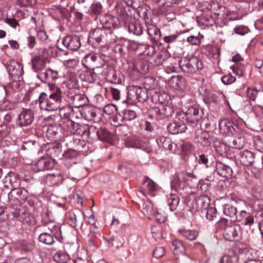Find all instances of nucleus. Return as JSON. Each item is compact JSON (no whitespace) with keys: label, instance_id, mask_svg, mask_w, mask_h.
<instances>
[{"label":"nucleus","instance_id":"obj_1","mask_svg":"<svg viewBox=\"0 0 263 263\" xmlns=\"http://www.w3.org/2000/svg\"><path fill=\"white\" fill-rule=\"evenodd\" d=\"M50 92H42L39 98V105L41 109L49 111L57 110L61 108L62 91L60 88L54 84H49Z\"/></svg>","mask_w":263,"mask_h":263},{"label":"nucleus","instance_id":"obj_2","mask_svg":"<svg viewBox=\"0 0 263 263\" xmlns=\"http://www.w3.org/2000/svg\"><path fill=\"white\" fill-rule=\"evenodd\" d=\"M179 67L186 73H193L203 67L201 60L196 57H184L179 61Z\"/></svg>","mask_w":263,"mask_h":263},{"label":"nucleus","instance_id":"obj_3","mask_svg":"<svg viewBox=\"0 0 263 263\" xmlns=\"http://www.w3.org/2000/svg\"><path fill=\"white\" fill-rule=\"evenodd\" d=\"M127 96L129 99L141 102H144L148 98L147 90L137 86H132L129 88Z\"/></svg>","mask_w":263,"mask_h":263},{"label":"nucleus","instance_id":"obj_4","mask_svg":"<svg viewBox=\"0 0 263 263\" xmlns=\"http://www.w3.org/2000/svg\"><path fill=\"white\" fill-rule=\"evenodd\" d=\"M34 120V113L30 109H23L17 119V123L20 126L30 125Z\"/></svg>","mask_w":263,"mask_h":263},{"label":"nucleus","instance_id":"obj_5","mask_svg":"<svg viewBox=\"0 0 263 263\" xmlns=\"http://www.w3.org/2000/svg\"><path fill=\"white\" fill-rule=\"evenodd\" d=\"M228 141L229 147L236 149H241L245 145V138L242 134L237 130L233 133Z\"/></svg>","mask_w":263,"mask_h":263},{"label":"nucleus","instance_id":"obj_6","mask_svg":"<svg viewBox=\"0 0 263 263\" xmlns=\"http://www.w3.org/2000/svg\"><path fill=\"white\" fill-rule=\"evenodd\" d=\"M138 204L142 213L150 217L155 213L153 204L149 198H138ZM151 218V217H149Z\"/></svg>","mask_w":263,"mask_h":263},{"label":"nucleus","instance_id":"obj_7","mask_svg":"<svg viewBox=\"0 0 263 263\" xmlns=\"http://www.w3.org/2000/svg\"><path fill=\"white\" fill-rule=\"evenodd\" d=\"M62 43L68 49L76 50L81 46L80 39L77 35H67L64 38Z\"/></svg>","mask_w":263,"mask_h":263},{"label":"nucleus","instance_id":"obj_8","mask_svg":"<svg viewBox=\"0 0 263 263\" xmlns=\"http://www.w3.org/2000/svg\"><path fill=\"white\" fill-rule=\"evenodd\" d=\"M185 112L190 123H196L202 118L203 111L196 106L190 107Z\"/></svg>","mask_w":263,"mask_h":263},{"label":"nucleus","instance_id":"obj_9","mask_svg":"<svg viewBox=\"0 0 263 263\" xmlns=\"http://www.w3.org/2000/svg\"><path fill=\"white\" fill-rule=\"evenodd\" d=\"M240 230V227L238 225L233 224L227 226L223 230V237L228 241L235 240L238 237Z\"/></svg>","mask_w":263,"mask_h":263},{"label":"nucleus","instance_id":"obj_10","mask_svg":"<svg viewBox=\"0 0 263 263\" xmlns=\"http://www.w3.org/2000/svg\"><path fill=\"white\" fill-rule=\"evenodd\" d=\"M195 139L197 142L203 146H208L211 144V136L209 133L202 129L196 130Z\"/></svg>","mask_w":263,"mask_h":263},{"label":"nucleus","instance_id":"obj_11","mask_svg":"<svg viewBox=\"0 0 263 263\" xmlns=\"http://www.w3.org/2000/svg\"><path fill=\"white\" fill-rule=\"evenodd\" d=\"M100 59L98 58L95 54L90 53L86 54L82 59V62L86 67L97 70L103 67L96 64L97 62Z\"/></svg>","mask_w":263,"mask_h":263},{"label":"nucleus","instance_id":"obj_12","mask_svg":"<svg viewBox=\"0 0 263 263\" xmlns=\"http://www.w3.org/2000/svg\"><path fill=\"white\" fill-rule=\"evenodd\" d=\"M220 132L224 135L233 134L238 130V127L233 126V123L226 119L221 120L219 123Z\"/></svg>","mask_w":263,"mask_h":263},{"label":"nucleus","instance_id":"obj_13","mask_svg":"<svg viewBox=\"0 0 263 263\" xmlns=\"http://www.w3.org/2000/svg\"><path fill=\"white\" fill-rule=\"evenodd\" d=\"M53 166V163L48 159L42 158L32 164V168L35 172L47 170Z\"/></svg>","mask_w":263,"mask_h":263},{"label":"nucleus","instance_id":"obj_14","mask_svg":"<svg viewBox=\"0 0 263 263\" xmlns=\"http://www.w3.org/2000/svg\"><path fill=\"white\" fill-rule=\"evenodd\" d=\"M9 74L14 78H19L23 72V66L16 61H11L7 67Z\"/></svg>","mask_w":263,"mask_h":263},{"label":"nucleus","instance_id":"obj_15","mask_svg":"<svg viewBox=\"0 0 263 263\" xmlns=\"http://www.w3.org/2000/svg\"><path fill=\"white\" fill-rule=\"evenodd\" d=\"M42 222L45 225H48V229L51 232V234L60 242H61L63 239L62 235L61 226L59 224H54L53 222H49L47 221L42 220Z\"/></svg>","mask_w":263,"mask_h":263},{"label":"nucleus","instance_id":"obj_16","mask_svg":"<svg viewBox=\"0 0 263 263\" xmlns=\"http://www.w3.org/2000/svg\"><path fill=\"white\" fill-rule=\"evenodd\" d=\"M99 72V70H96L93 69L83 71L80 75L81 79L83 81L92 83L100 78Z\"/></svg>","mask_w":263,"mask_h":263},{"label":"nucleus","instance_id":"obj_17","mask_svg":"<svg viewBox=\"0 0 263 263\" xmlns=\"http://www.w3.org/2000/svg\"><path fill=\"white\" fill-rule=\"evenodd\" d=\"M187 176V172H185L176 174L172 181V185L179 189H183L186 185L185 177Z\"/></svg>","mask_w":263,"mask_h":263},{"label":"nucleus","instance_id":"obj_18","mask_svg":"<svg viewBox=\"0 0 263 263\" xmlns=\"http://www.w3.org/2000/svg\"><path fill=\"white\" fill-rule=\"evenodd\" d=\"M158 144L162 145L163 147L168 151L175 152L177 148V145L174 143L171 139L166 137L162 136L157 139Z\"/></svg>","mask_w":263,"mask_h":263},{"label":"nucleus","instance_id":"obj_19","mask_svg":"<svg viewBox=\"0 0 263 263\" xmlns=\"http://www.w3.org/2000/svg\"><path fill=\"white\" fill-rule=\"evenodd\" d=\"M186 129L185 124L181 123L177 121L170 123L167 125V129L172 134H178L184 132Z\"/></svg>","mask_w":263,"mask_h":263},{"label":"nucleus","instance_id":"obj_20","mask_svg":"<svg viewBox=\"0 0 263 263\" xmlns=\"http://www.w3.org/2000/svg\"><path fill=\"white\" fill-rule=\"evenodd\" d=\"M216 171L221 176L224 178H229L231 177L232 170L231 168L219 161L216 162Z\"/></svg>","mask_w":263,"mask_h":263},{"label":"nucleus","instance_id":"obj_21","mask_svg":"<svg viewBox=\"0 0 263 263\" xmlns=\"http://www.w3.org/2000/svg\"><path fill=\"white\" fill-rule=\"evenodd\" d=\"M255 156L253 153L249 151L242 152L240 156V161L245 165H249L254 162Z\"/></svg>","mask_w":263,"mask_h":263},{"label":"nucleus","instance_id":"obj_22","mask_svg":"<svg viewBox=\"0 0 263 263\" xmlns=\"http://www.w3.org/2000/svg\"><path fill=\"white\" fill-rule=\"evenodd\" d=\"M45 59L44 57L37 55L32 59V68L35 71L37 72L45 67Z\"/></svg>","mask_w":263,"mask_h":263},{"label":"nucleus","instance_id":"obj_23","mask_svg":"<svg viewBox=\"0 0 263 263\" xmlns=\"http://www.w3.org/2000/svg\"><path fill=\"white\" fill-rule=\"evenodd\" d=\"M63 180V176L60 173L49 174L46 177V181L50 185L60 184Z\"/></svg>","mask_w":263,"mask_h":263},{"label":"nucleus","instance_id":"obj_24","mask_svg":"<svg viewBox=\"0 0 263 263\" xmlns=\"http://www.w3.org/2000/svg\"><path fill=\"white\" fill-rule=\"evenodd\" d=\"M213 147L216 152L220 156H224L227 154L229 148L227 145L219 140H215L213 143Z\"/></svg>","mask_w":263,"mask_h":263},{"label":"nucleus","instance_id":"obj_25","mask_svg":"<svg viewBox=\"0 0 263 263\" xmlns=\"http://www.w3.org/2000/svg\"><path fill=\"white\" fill-rule=\"evenodd\" d=\"M224 214L231 217L232 220H234L235 218H237V210L236 207L232 204L226 203L223 208Z\"/></svg>","mask_w":263,"mask_h":263},{"label":"nucleus","instance_id":"obj_26","mask_svg":"<svg viewBox=\"0 0 263 263\" xmlns=\"http://www.w3.org/2000/svg\"><path fill=\"white\" fill-rule=\"evenodd\" d=\"M179 232L183 237L190 241L195 240L199 235L198 232L195 230H181Z\"/></svg>","mask_w":263,"mask_h":263},{"label":"nucleus","instance_id":"obj_27","mask_svg":"<svg viewBox=\"0 0 263 263\" xmlns=\"http://www.w3.org/2000/svg\"><path fill=\"white\" fill-rule=\"evenodd\" d=\"M172 249L175 255L183 254L185 252V247L182 241L179 240H175L172 241Z\"/></svg>","mask_w":263,"mask_h":263},{"label":"nucleus","instance_id":"obj_28","mask_svg":"<svg viewBox=\"0 0 263 263\" xmlns=\"http://www.w3.org/2000/svg\"><path fill=\"white\" fill-rule=\"evenodd\" d=\"M147 32L151 37L152 40L155 42L158 41L161 37V32L160 30L154 25H151L147 29Z\"/></svg>","mask_w":263,"mask_h":263},{"label":"nucleus","instance_id":"obj_29","mask_svg":"<svg viewBox=\"0 0 263 263\" xmlns=\"http://www.w3.org/2000/svg\"><path fill=\"white\" fill-rule=\"evenodd\" d=\"M53 237H54L51 234L44 232L40 235L39 239L40 242L44 244L51 245L55 242Z\"/></svg>","mask_w":263,"mask_h":263},{"label":"nucleus","instance_id":"obj_30","mask_svg":"<svg viewBox=\"0 0 263 263\" xmlns=\"http://www.w3.org/2000/svg\"><path fill=\"white\" fill-rule=\"evenodd\" d=\"M29 196L27 190L23 188H15L9 193V197L11 196V197H16V196L28 197Z\"/></svg>","mask_w":263,"mask_h":263},{"label":"nucleus","instance_id":"obj_31","mask_svg":"<svg viewBox=\"0 0 263 263\" xmlns=\"http://www.w3.org/2000/svg\"><path fill=\"white\" fill-rule=\"evenodd\" d=\"M53 259L59 263H66L69 259V256L65 252L58 251L54 255Z\"/></svg>","mask_w":263,"mask_h":263},{"label":"nucleus","instance_id":"obj_32","mask_svg":"<svg viewBox=\"0 0 263 263\" xmlns=\"http://www.w3.org/2000/svg\"><path fill=\"white\" fill-rule=\"evenodd\" d=\"M143 184L145 185L147 190L150 194L148 195L151 196H155L156 195L153 194L152 193L157 191L158 189L157 184L153 180L149 179H146L145 181L143 182Z\"/></svg>","mask_w":263,"mask_h":263},{"label":"nucleus","instance_id":"obj_33","mask_svg":"<svg viewBox=\"0 0 263 263\" xmlns=\"http://www.w3.org/2000/svg\"><path fill=\"white\" fill-rule=\"evenodd\" d=\"M172 83L175 85L173 86L176 88L183 89L185 85V79L181 76L173 77L171 80Z\"/></svg>","mask_w":263,"mask_h":263},{"label":"nucleus","instance_id":"obj_34","mask_svg":"<svg viewBox=\"0 0 263 263\" xmlns=\"http://www.w3.org/2000/svg\"><path fill=\"white\" fill-rule=\"evenodd\" d=\"M20 221L24 223L32 224L34 221L33 217L30 215V214L27 210L23 209Z\"/></svg>","mask_w":263,"mask_h":263},{"label":"nucleus","instance_id":"obj_35","mask_svg":"<svg viewBox=\"0 0 263 263\" xmlns=\"http://www.w3.org/2000/svg\"><path fill=\"white\" fill-rule=\"evenodd\" d=\"M239 257L237 255L232 256L225 254L220 259V263H239Z\"/></svg>","mask_w":263,"mask_h":263},{"label":"nucleus","instance_id":"obj_36","mask_svg":"<svg viewBox=\"0 0 263 263\" xmlns=\"http://www.w3.org/2000/svg\"><path fill=\"white\" fill-rule=\"evenodd\" d=\"M64 84L67 88L70 90L78 89L79 87L78 81L75 77H72L69 79L67 81L64 83Z\"/></svg>","mask_w":263,"mask_h":263},{"label":"nucleus","instance_id":"obj_37","mask_svg":"<svg viewBox=\"0 0 263 263\" xmlns=\"http://www.w3.org/2000/svg\"><path fill=\"white\" fill-rule=\"evenodd\" d=\"M149 114L152 117L158 120H160L163 118V111H162V109H161L159 107H152L149 109Z\"/></svg>","mask_w":263,"mask_h":263},{"label":"nucleus","instance_id":"obj_38","mask_svg":"<svg viewBox=\"0 0 263 263\" xmlns=\"http://www.w3.org/2000/svg\"><path fill=\"white\" fill-rule=\"evenodd\" d=\"M66 219L68 223L72 228L77 226V220L76 214L72 211H68L66 214Z\"/></svg>","mask_w":263,"mask_h":263},{"label":"nucleus","instance_id":"obj_39","mask_svg":"<svg viewBox=\"0 0 263 263\" xmlns=\"http://www.w3.org/2000/svg\"><path fill=\"white\" fill-rule=\"evenodd\" d=\"M67 130L71 134H80L79 132V125L72 121H68L67 122Z\"/></svg>","mask_w":263,"mask_h":263},{"label":"nucleus","instance_id":"obj_40","mask_svg":"<svg viewBox=\"0 0 263 263\" xmlns=\"http://www.w3.org/2000/svg\"><path fill=\"white\" fill-rule=\"evenodd\" d=\"M101 22L104 27L110 28L114 26V19L109 15H106L101 19Z\"/></svg>","mask_w":263,"mask_h":263},{"label":"nucleus","instance_id":"obj_41","mask_svg":"<svg viewBox=\"0 0 263 263\" xmlns=\"http://www.w3.org/2000/svg\"><path fill=\"white\" fill-rule=\"evenodd\" d=\"M136 117V113L133 110H125L123 113V120L124 121H131Z\"/></svg>","mask_w":263,"mask_h":263},{"label":"nucleus","instance_id":"obj_42","mask_svg":"<svg viewBox=\"0 0 263 263\" xmlns=\"http://www.w3.org/2000/svg\"><path fill=\"white\" fill-rule=\"evenodd\" d=\"M11 128L7 125H2L0 126V140L7 137L11 132Z\"/></svg>","mask_w":263,"mask_h":263},{"label":"nucleus","instance_id":"obj_43","mask_svg":"<svg viewBox=\"0 0 263 263\" xmlns=\"http://www.w3.org/2000/svg\"><path fill=\"white\" fill-rule=\"evenodd\" d=\"M231 69L239 77L244 74L245 69V67L242 65L237 63L235 65L231 66Z\"/></svg>","mask_w":263,"mask_h":263},{"label":"nucleus","instance_id":"obj_44","mask_svg":"<svg viewBox=\"0 0 263 263\" xmlns=\"http://www.w3.org/2000/svg\"><path fill=\"white\" fill-rule=\"evenodd\" d=\"M206 217L209 220H213L216 216L217 211L215 208L209 207L205 209Z\"/></svg>","mask_w":263,"mask_h":263},{"label":"nucleus","instance_id":"obj_45","mask_svg":"<svg viewBox=\"0 0 263 263\" xmlns=\"http://www.w3.org/2000/svg\"><path fill=\"white\" fill-rule=\"evenodd\" d=\"M50 73L49 69H48L44 72H40L37 74V78L43 82H47L51 78Z\"/></svg>","mask_w":263,"mask_h":263},{"label":"nucleus","instance_id":"obj_46","mask_svg":"<svg viewBox=\"0 0 263 263\" xmlns=\"http://www.w3.org/2000/svg\"><path fill=\"white\" fill-rule=\"evenodd\" d=\"M179 201L180 198H168L167 204L172 211L176 209Z\"/></svg>","mask_w":263,"mask_h":263},{"label":"nucleus","instance_id":"obj_47","mask_svg":"<svg viewBox=\"0 0 263 263\" xmlns=\"http://www.w3.org/2000/svg\"><path fill=\"white\" fill-rule=\"evenodd\" d=\"M236 80V78L231 74H228L221 78L222 82L225 85H230Z\"/></svg>","mask_w":263,"mask_h":263},{"label":"nucleus","instance_id":"obj_48","mask_svg":"<svg viewBox=\"0 0 263 263\" xmlns=\"http://www.w3.org/2000/svg\"><path fill=\"white\" fill-rule=\"evenodd\" d=\"M187 119L188 118H187L186 112H182L179 113L177 115L175 121H177L178 122H179L181 123H183L185 124L186 122L189 123V120Z\"/></svg>","mask_w":263,"mask_h":263},{"label":"nucleus","instance_id":"obj_49","mask_svg":"<svg viewBox=\"0 0 263 263\" xmlns=\"http://www.w3.org/2000/svg\"><path fill=\"white\" fill-rule=\"evenodd\" d=\"M165 254V250L163 247H157L153 252L154 257L159 258L164 256Z\"/></svg>","mask_w":263,"mask_h":263},{"label":"nucleus","instance_id":"obj_50","mask_svg":"<svg viewBox=\"0 0 263 263\" xmlns=\"http://www.w3.org/2000/svg\"><path fill=\"white\" fill-rule=\"evenodd\" d=\"M216 228L218 230L225 229L226 227L228 226V220L224 218H221L217 223H216Z\"/></svg>","mask_w":263,"mask_h":263},{"label":"nucleus","instance_id":"obj_51","mask_svg":"<svg viewBox=\"0 0 263 263\" xmlns=\"http://www.w3.org/2000/svg\"><path fill=\"white\" fill-rule=\"evenodd\" d=\"M126 50V47L121 44H117L115 46V52L117 53H119L121 56L124 55L125 54Z\"/></svg>","mask_w":263,"mask_h":263},{"label":"nucleus","instance_id":"obj_52","mask_svg":"<svg viewBox=\"0 0 263 263\" xmlns=\"http://www.w3.org/2000/svg\"><path fill=\"white\" fill-rule=\"evenodd\" d=\"M129 31L137 35H139L142 33V30L140 26H137L134 24L129 25Z\"/></svg>","mask_w":263,"mask_h":263},{"label":"nucleus","instance_id":"obj_53","mask_svg":"<svg viewBox=\"0 0 263 263\" xmlns=\"http://www.w3.org/2000/svg\"><path fill=\"white\" fill-rule=\"evenodd\" d=\"M151 216H153L152 218H154L159 223H160L164 222L166 220L165 216L158 211H155L154 214H153Z\"/></svg>","mask_w":263,"mask_h":263},{"label":"nucleus","instance_id":"obj_54","mask_svg":"<svg viewBox=\"0 0 263 263\" xmlns=\"http://www.w3.org/2000/svg\"><path fill=\"white\" fill-rule=\"evenodd\" d=\"M8 178L10 183L14 187H17L20 185V180L14 175H10Z\"/></svg>","mask_w":263,"mask_h":263},{"label":"nucleus","instance_id":"obj_55","mask_svg":"<svg viewBox=\"0 0 263 263\" xmlns=\"http://www.w3.org/2000/svg\"><path fill=\"white\" fill-rule=\"evenodd\" d=\"M32 249L33 246L26 242H22L20 246V250L24 252H30Z\"/></svg>","mask_w":263,"mask_h":263},{"label":"nucleus","instance_id":"obj_56","mask_svg":"<svg viewBox=\"0 0 263 263\" xmlns=\"http://www.w3.org/2000/svg\"><path fill=\"white\" fill-rule=\"evenodd\" d=\"M258 93V90L255 88H249L247 89V96L252 100H255Z\"/></svg>","mask_w":263,"mask_h":263},{"label":"nucleus","instance_id":"obj_57","mask_svg":"<svg viewBox=\"0 0 263 263\" xmlns=\"http://www.w3.org/2000/svg\"><path fill=\"white\" fill-rule=\"evenodd\" d=\"M163 111V118L165 117L171 116L174 112L173 109L170 106H166L162 108Z\"/></svg>","mask_w":263,"mask_h":263},{"label":"nucleus","instance_id":"obj_58","mask_svg":"<svg viewBox=\"0 0 263 263\" xmlns=\"http://www.w3.org/2000/svg\"><path fill=\"white\" fill-rule=\"evenodd\" d=\"M5 22L14 29H17L19 26L18 22L14 18H7L6 19Z\"/></svg>","mask_w":263,"mask_h":263},{"label":"nucleus","instance_id":"obj_59","mask_svg":"<svg viewBox=\"0 0 263 263\" xmlns=\"http://www.w3.org/2000/svg\"><path fill=\"white\" fill-rule=\"evenodd\" d=\"M235 32L240 35H244L248 32V29L244 26H238L235 28Z\"/></svg>","mask_w":263,"mask_h":263},{"label":"nucleus","instance_id":"obj_60","mask_svg":"<svg viewBox=\"0 0 263 263\" xmlns=\"http://www.w3.org/2000/svg\"><path fill=\"white\" fill-rule=\"evenodd\" d=\"M187 41L192 45H198L200 43V40L198 36L191 35L187 37Z\"/></svg>","mask_w":263,"mask_h":263},{"label":"nucleus","instance_id":"obj_61","mask_svg":"<svg viewBox=\"0 0 263 263\" xmlns=\"http://www.w3.org/2000/svg\"><path fill=\"white\" fill-rule=\"evenodd\" d=\"M249 213H247L245 211L242 210L238 215L237 214V218H235L234 221H241L248 215Z\"/></svg>","mask_w":263,"mask_h":263},{"label":"nucleus","instance_id":"obj_62","mask_svg":"<svg viewBox=\"0 0 263 263\" xmlns=\"http://www.w3.org/2000/svg\"><path fill=\"white\" fill-rule=\"evenodd\" d=\"M164 58L163 57L161 54H158L154 61V63L155 65L158 66L161 65L164 61Z\"/></svg>","mask_w":263,"mask_h":263},{"label":"nucleus","instance_id":"obj_63","mask_svg":"<svg viewBox=\"0 0 263 263\" xmlns=\"http://www.w3.org/2000/svg\"><path fill=\"white\" fill-rule=\"evenodd\" d=\"M64 65L68 67H73L77 64L76 59H69L64 62Z\"/></svg>","mask_w":263,"mask_h":263},{"label":"nucleus","instance_id":"obj_64","mask_svg":"<svg viewBox=\"0 0 263 263\" xmlns=\"http://www.w3.org/2000/svg\"><path fill=\"white\" fill-rule=\"evenodd\" d=\"M254 223V217L250 214L245 218L244 224L247 226H251Z\"/></svg>","mask_w":263,"mask_h":263}]
</instances>
